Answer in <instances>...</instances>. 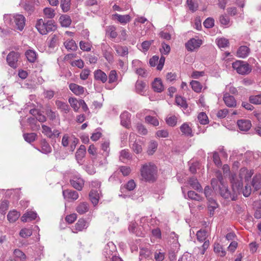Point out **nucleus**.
Wrapping results in <instances>:
<instances>
[{
    "instance_id": "27",
    "label": "nucleus",
    "mask_w": 261,
    "mask_h": 261,
    "mask_svg": "<svg viewBox=\"0 0 261 261\" xmlns=\"http://www.w3.org/2000/svg\"><path fill=\"white\" fill-rule=\"evenodd\" d=\"M55 103L57 107V108L60 110L61 112L66 114L69 112L70 108L66 103L60 100H56Z\"/></svg>"
},
{
    "instance_id": "30",
    "label": "nucleus",
    "mask_w": 261,
    "mask_h": 261,
    "mask_svg": "<svg viewBox=\"0 0 261 261\" xmlns=\"http://www.w3.org/2000/svg\"><path fill=\"white\" fill-rule=\"evenodd\" d=\"M214 251L221 257H223L226 255L225 250L219 243H215L214 244Z\"/></svg>"
},
{
    "instance_id": "56",
    "label": "nucleus",
    "mask_w": 261,
    "mask_h": 261,
    "mask_svg": "<svg viewBox=\"0 0 261 261\" xmlns=\"http://www.w3.org/2000/svg\"><path fill=\"white\" fill-rule=\"evenodd\" d=\"M15 15L5 14L4 16V20L5 22L9 25L13 24L14 22Z\"/></svg>"
},
{
    "instance_id": "48",
    "label": "nucleus",
    "mask_w": 261,
    "mask_h": 261,
    "mask_svg": "<svg viewBox=\"0 0 261 261\" xmlns=\"http://www.w3.org/2000/svg\"><path fill=\"white\" fill-rule=\"evenodd\" d=\"M43 13L47 18H53L55 16V10L51 8H45L43 10Z\"/></svg>"
},
{
    "instance_id": "52",
    "label": "nucleus",
    "mask_w": 261,
    "mask_h": 261,
    "mask_svg": "<svg viewBox=\"0 0 261 261\" xmlns=\"http://www.w3.org/2000/svg\"><path fill=\"white\" fill-rule=\"evenodd\" d=\"M249 101L254 105L261 104V94L252 95L249 97Z\"/></svg>"
},
{
    "instance_id": "6",
    "label": "nucleus",
    "mask_w": 261,
    "mask_h": 261,
    "mask_svg": "<svg viewBox=\"0 0 261 261\" xmlns=\"http://www.w3.org/2000/svg\"><path fill=\"white\" fill-rule=\"evenodd\" d=\"M100 150L102 151L101 154L103 156V161L99 162L100 165L104 166L108 164L107 157L109 155L110 149V142L107 141H104L101 142L100 145Z\"/></svg>"
},
{
    "instance_id": "38",
    "label": "nucleus",
    "mask_w": 261,
    "mask_h": 261,
    "mask_svg": "<svg viewBox=\"0 0 261 261\" xmlns=\"http://www.w3.org/2000/svg\"><path fill=\"white\" fill-rule=\"evenodd\" d=\"M186 4L188 9L192 12L197 10L198 4L197 0H187Z\"/></svg>"
},
{
    "instance_id": "44",
    "label": "nucleus",
    "mask_w": 261,
    "mask_h": 261,
    "mask_svg": "<svg viewBox=\"0 0 261 261\" xmlns=\"http://www.w3.org/2000/svg\"><path fill=\"white\" fill-rule=\"evenodd\" d=\"M59 37V34H54L51 36L48 44L49 47L54 48L57 45Z\"/></svg>"
},
{
    "instance_id": "33",
    "label": "nucleus",
    "mask_w": 261,
    "mask_h": 261,
    "mask_svg": "<svg viewBox=\"0 0 261 261\" xmlns=\"http://www.w3.org/2000/svg\"><path fill=\"white\" fill-rule=\"evenodd\" d=\"M219 21L221 25L225 27H228L231 24L229 16L226 14L221 15L219 16Z\"/></svg>"
},
{
    "instance_id": "61",
    "label": "nucleus",
    "mask_w": 261,
    "mask_h": 261,
    "mask_svg": "<svg viewBox=\"0 0 261 261\" xmlns=\"http://www.w3.org/2000/svg\"><path fill=\"white\" fill-rule=\"evenodd\" d=\"M160 51L162 55H168L170 53V47L168 44L163 42L162 43Z\"/></svg>"
},
{
    "instance_id": "34",
    "label": "nucleus",
    "mask_w": 261,
    "mask_h": 261,
    "mask_svg": "<svg viewBox=\"0 0 261 261\" xmlns=\"http://www.w3.org/2000/svg\"><path fill=\"white\" fill-rule=\"evenodd\" d=\"M68 102L75 112H77L80 108V99L78 100L75 98L70 97Z\"/></svg>"
},
{
    "instance_id": "3",
    "label": "nucleus",
    "mask_w": 261,
    "mask_h": 261,
    "mask_svg": "<svg viewBox=\"0 0 261 261\" xmlns=\"http://www.w3.org/2000/svg\"><path fill=\"white\" fill-rule=\"evenodd\" d=\"M36 28L41 34L46 35L47 33L54 31L56 29V25L52 20H48L45 22L42 19H40L36 24Z\"/></svg>"
},
{
    "instance_id": "25",
    "label": "nucleus",
    "mask_w": 261,
    "mask_h": 261,
    "mask_svg": "<svg viewBox=\"0 0 261 261\" xmlns=\"http://www.w3.org/2000/svg\"><path fill=\"white\" fill-rule=\"evenodd\" d=\"M89 204L86 202L80 203L76 207V212L81 215L87 213L89 211Z\"/></svg>"
},
{
    "instance_id": "1",
    "label": "nucleus",
    "mask_w": 261,
    "mask_h": 261,
    "mask_svg": "<svg viewBox=\"0 0 261 261\" xmlns=\"http://www.w3.org/2000/svg\"><path fill=\"white\" fill-rule=\"evenodd\" d=\"M232 192L231 193L224 184L219 186V193L222 197L225 199L231 198L232 200H236L238 194L241 190L242 183L237 178L236 174H231L230 177Z\"/></svg>"
},
{
    "instance_id": "46",
    "label": "nucleus",
    "mask_w": 261,
    "mask_h": 261,
    "mask_svg": "<svg viewBox=\"0 0 261 261\" xmlns=\"http://www.w3.org/2000/svg\"><path fill=\"white\" fill-rule=\"evenodd\" d=\"M80 47L83 51H89L91 49L92 44L90 42L81 41L80 42Z\"/></svg>"
},
{
    "instance_id": "58",
    "label": "nucleus",
    "mask_w": 261,
    "mask_h": 261,
    "mask_svg": "<svg viewBox=\"0 0 261 261\" xmlns=\"http://www.w3.org/2000/svg\"><path fill=\"white\" fill-rule=\"evenodd\" d=\"M167 124L170 126H175L177 122V118L174 116H168L166 119Z\"/></svg>"
},
{
    "instance_id": "21",
    "label": "nucleus",
    "mask_w": 261,
    "mask_h": 261,
    "mask_svg": "<svg viewBox=\"0 0 261 261\" xmlns=\"http://www.w3.org/2000/svg\"><path fill=\"white\" fill-rule=\"evenodd\" d=\"M94 79L97 81H100L105 83L108 80L107 74L100 69H97L94 72Z\"/></svg>"
},
{
    "instance_id": "62",
    "label": "nucleus",
    "mask_w": 261,
    "mask_h": 261,
    "mask_svg": "<svg viewBox=\"0 0 261 261\" xmlns=\"http://www.w3.org/2000/svg\"><path fill=\"white\" fill-rule=\"evenodd\" d=\"M145 121L146 122L150 123L153 126H158L159 124V122L157 118L151 116H147L145 117Z\"/></svg>"
},
{
    "instance_id": "18",
    "label": "nucleus",
    "mask_w": 261,
    "mask_h": 261,
    "mask_svg": "<svg viewBox=\"0 0 261 261\" xmlns=\"http://www.w3.org/2000/svg\"><path fill=\"white\" fill-rule=\"evenodd\" d=\"M63 195L65 198L75 200L79 198V194L77 192L71 190H66L63 191Z\"/></svg>"
},
{
    "instance_id": "47",
    "label": "nucleus",
    "mask_w": 261,
    "mask_h": 261,
    "mask_svg": "<svg viewBox=\"0 0 261 261\" xmlns=\"http://www.w3.org/2000/svg\"><path fill=\"white\" fill-rule=\"evenodd\" d=\"M180 107L183 108V112L184 114L188 115L191 112V108L188 107V105L187 103L186 100L185 98H182L180 100Z\"/></svg>"
},
{
    "instance_id": "9",
    "label": "nucleus",
    "mask_w": 261,
    "mask_h": 261,
    "mask_svg": "<svg viewBox=\"0 0 261 261\" xmlns=\"http://www.w3.org/2000/svg\"><path fill=\"white\" fill-rule=\"evenodd\" d=\"M202 43V41L199 39L192 38L186 44V47L189 51H194L198 48Z\"/></svg>"
},
{
    "instance_id": "16",
    "label": "nucleus",
    "mask_w": 261,
    "mask_h": 261,
    "mask_svg": "<svg viewBox=\"0 0 261 261\" xmlns=\"http://www.w3.org/2000/svg\"><path fill=\"white\" fill-rule=\"evenodd\" d=\"M86 154V147L84 145H81L77 150L75 153V158L77 163L82 165V159L85 157Z\"/></svg>"
},
{
    "instance_id": "10",
    "label": "nucleus",
    "mask_w": 261,
    "mask_h": 261,
    "mask_svg": "<svg viewBox=\"0 0 261 261\" xmlns=\"http://www.w3.org/2000/svg\"><path fill=\"white\" fill-rule=\"evenodd\" d=\"M42 133L49 138H58L60 134V132L57 129H54L53 131L51 129L45 125H42Z\"/></svg>"
},
{
    "instance_id": "40",
    "label": "nucleus",
    "mask_w": 261,
    "mask_h": 261,
    "mask_svg": "<svg viewBox=\"0 0 261 261\" xmlns=\"http://www.w3.org/2000/svg\"><path fill=\"white\" fill-rule=\"evenodd\" d=\"M180 130L184 135L188 137L193 136L192 131L189 124L187 123H184L180 126Z\"/></svg>"
},
{
    "instance_id": "35",
    "label": "nucleus",
    "mask_w": 261,
    "mask_h": 261,
    "mask_svg": "<svg viewBox=\"0 0 261 261\" xmlns=\"http://www.w3.org/2000/svg\"><path fill=\"white\" fill-rule=\"evenodd\" d=\"M136 185L134 180H129L127 184L121 187V192H124L125 190L130 191L136 188Z\"/></svg>"
},
{
    "instance_id": "42",
    "label": "nucleus",
    "mask_w": 261,
    "mask_h": 261,
    "mask_svg": "<svg viewBox=\"0 0 261 261\" xmlns=\"http://www.w3.org/2000/svg\"><path fill=\"white\" fill-rule=\"evenodd\" d=\"M158 146V142L155 141H151L148 144L147 153L149 155H152L156 151Z\"/></svg>"
},
{
    "instance_id": "15",
    "label": "nucleus",
    "mask_w": 261,
    "mask_h": 261,
    "mask_svg": "<svg viewBox=\"0 0 261 261\" xmlns=\"http://www.w3.org/2000/svg\"><path fill=\"white\" fill-rule=\"evenodd\" d=\"M237 125L241 131L247 132L251 127V123L249 120L240 119L238 120Z\"/></svg>"
},
{
    "instance_id": "4",
    "label": "nucleus",
    "mask_w": 261,
    "mask_h": 261,
    "mask_svg": "<svg viewBox=\"0 0 261 261\" xmlns=\"http://www.w3.org/2000/svg\"><path fill=\"white\" fill-rule=\"evenodd\" d=\"M232 68L241 74H247L250 72L251 69L249 65L243 61H237L232 64Z\"/></svg>"
},
{
    "instance_id": "64",
    "label": "nucleus",
    "mask_w": 261,
    "mask_h": 261,
    "mask_svg": "<svg viewBox=\"0 0 261 261\" xmlns=\"http://www.w3.org/2000/svg\"><path fill=\"white\" fill-rule=\"evenodd\" d=\"M36 137V134L35 133H29L23 134V138L25 141L29 143H31L35 141Z\"/></svg>"
},
{
    "instance_id": "43",
    "label": "nucleus",
    "mask_w": 261,
    "mask_h": 261,
    "mask_svg": "<svg viewBox=\"0 0 261 261\" xmlns=\"http://www.w3.org/2000/svg\"><path fill=\"white\" fill-rule=\"evenodd\" d=\"M41 149L39 150L42 153L47 154L51 152V148L49 144L45 141L43 140L41 141Z\"/></svg>"
},
{
    "instance_id": "22",
    "label": "nucleus",
    "mask_w": 261,
    "mask_h": 261,
    "mask_svg": "<svg viewBox=\"0 0 261 261\" xmlns=\"http://www.w3.org/2000/svg\"><path fill=\"white\" fill-rule=\"evenodd\" d=\"M130 115L127 112H124L120 115L121 124L125 127H128L130 125Z\"/></svg>"
},
{
    "instance_id": "59",
    "label": "nucleus",
    "mask_w": 261,
    "mask_h": 261,
    "mask_svg": "<svg viewBox=\"0 0 261 261\" xmlns=\"http://www.w3.org/2000/svg\"><path fill=\"white\" fill-rule=\"evenodd\" d=\"M118 76L116 71L115 70H111L109 74V83L111 84L116 82Z\"/></svg>"
},
{
    "instance_id": "54",
    "label": "nucleus",
    "mask_w": 261,
    "mask_h": 261,
    "mask_svg": "<svg viewBox=\"0 0 261 261\" xmlns=\"http://www.w3.org/2000/svg\"><path fill=\"white\" fill-rule=\"evenodd\" d=\"M23 8L25 11L31 14L34 10V2L33 1H28L25 3Z\"/></svg>"
},
{
    "instance_id": "39",
    "label": "nucleus",
    "mask_w": 261,
    "mask_h": 261,
    "mask_svg": "<svg viewBox=\"0 0 261 261\" xmlns=\"http://www.w3.org/2000/svg\"><path fill=\"white\" fill-rule=\"evenodd\" d=\"M13 255L20 261H25L27 259L25 254L19 249H16L13 251Z\"/></svg>"
},
{
    "instance_id": "23",
    "label": "nucleus",
    "mask_w": 261,
    "mask_h": 261,
    "mask_svg": "<svg viewBox=\"0 0 261 261\" xmlns=\"http://www.w3.org/2000/svg\"><path fill=\"white\" fill-rule=\"evenodd\" d=\"M250 49L247 46H240L237 52V56L241 58H245L248 57Z\"/></svg>"
},
{
    "instance_id": "17",
    "label": "nucleus",
    "mask_w": 261,
    "mask_h": 261,
    "mask_svg": "<svg viewBox=\"0 0 261 261\" xmlns=\"http://www.w3.org/2000/svg\"><path fill=\"white\" fill-rule=\"evenodd\" d=\"M99 190L96 189H92L89 193V196L90 200L94 205L97 204L99 199Z\"/></svg>"
},
{
    "instance_id": "14",
    "label": "nucleus",
    "mask_w": 261,
    "mask_h": 261,
    "mask_svg": "<svg viewBox=\"0 0 261 261\" xmlns=\"http://www.w3.org/2000/svg\"><path fill=\"white\" fill-rule=\"evenodd\" d=\"M223 100L225 104L230 108H234L237 106V101L233 96L230 95L229 93H225L223 95Z\"/></svg>"
},
{
    "instance_id": "36",
    "label": "nucleus",
    "mask_w": 261,
    "mask_h": 261,
    "mask_svg": "<svg viewBox=\"0 0 261 261\" xmlns=\"http://www.w3.org/2000/svg\"><path fill=\"white\" fill-rule=\"evenodd\" d=\"M25 56L28 60L30 63H34L36 62L37 57L36 52L33 50H28L25 53Z\"/></svg>"
},
{
    "instance_id": "11",
    "label": "nucleus",
    "mask_w": 261,
    "mask_h": 261,
    "mask_svg": "<svg viewBox=\"0 0 261 261\" xmlns=\"http://www.w3.org/2000/svg\"><path fill=\"white\" fill-rule=\"evenodd\" d=\"M89 226L88 223L84 219H80L74 225L72 232L77 233L86 229Z\"/></svg>"
},
{
    "instance_id": "37",
    "label": "nucleus",
    "mask_w": 261,
    "mask_h": 261,
    "mask_svg": "<svg viewBox=\"0 0 261 261\" xmlns=\"http://www.w3.org/2000/svg\"><path fill=\"white\" fill-rule=\"evenodd\" d=\"M20 213L16 211H10L7 215L8 220L10 222H15L20 217Z\"/></svg>"
},
{
    "instance_id": "7",
    "label": "nucleus",
    "mask_w": 261,
    "mask_h": 261,
    "mask_svg": "<svg viewBox=\"0 0 261 261\" xmlns=\"http://www.w3.org/2000/svg\"><path fill=\"white\" fill-rule=\"evenodd\" d=\"M70 183L72 187L78 191L83 189L85 181L80 175H75L70 179Z\"/></svg>"
},
{
    "instance_id": "29",
    "label": "nucleus",
    "mask_w": 261,
    "mask_h": 261,
    "mask_svg": "<svg viewBox=\"0 0 261 261\" xmlns=\"http://www.w3.org/2000/svg\"><path fill=\"white\" fill-rule=\"evenodd\" d=\"M114 17L119 22H120L121 23H122V24H126L127 22H129L130 20V17L129 15H122L116 13L114 15Z\"/></svg>"
},
{
    "instance_id": "50",
    "label": "nucleus",
    "mask_w": 261,
    "mask_h": 261,
    "mask_svg": "<svg viewBox=\"0 0 261 261\" xmlns=\"http://www.w3.org/2000/svg\"><path fill=\"white\" fill-rule=\"evenodd\" d=\"M151 255L150 251L147 248H142L140 251V260L149 258Z\"/></svg>"
},
{
    "instance_id": "53",
    "label": "nucleus",
    "mask_w": 261,
    "mask_h": 261,
    "mask_svg": "<svg viewBox=\"0 0 261 261\" xmlns=\"http://www.w3.org/2000/svg\"><path fill=\"white\" fill-rule=\"evenodd\" d=\"M191 85L192 89L196 92L199 93L201 92L202 89V85L200 83L196 81H192L191 82Z\"/></svg>"
},
{
    "instance_id": "24",
    "label": "nucleus",
    "mask_w": 261,
    "mask_h": 261,
    "mask_svg": "<svg viewBox=\"0 0 261 261\" xmlns=\"http://www.w3.org/2000/svg\"><path fill=\"white\" fill-rule=\"evenodd\" d=\"M152 87L153 90L157 92H161L164 90L161 80L159 78H155L152 83Z\"/></svg>"
},
{
    "instance_id": "60",
    "label": "nucleus",
    "mask_w": 261,
    "mask_h": 261,
    "mask_svg": "<svg viewBox=\"0 0 261 261\" xmlns=\"http://www.w3.org/2000/svg\"><path fill=\"white\" fill-rule=\"evenodd\" d=\"M32 234V231L31 229L24 228H22L20 232L19 235L24 238L30 237Z\"/></svg>"
},
{
    "instance_id": "31",
    "label": "nucleus",
    "mask_w": 261,
    "mask_h": 261,
    "mask_svg": "<svg viewBox=\"0 0 261 261\" xmlns=\"http://www.w3.org/2000/svg\"><path fill=\"white\" fill-rule=\"evenodd\" d=\"M252 185L255 191L261 188V175L260 174L255 175L252 180Z\"/></svg>"
},
{
    "instance_id": "19",
    "label": "nucleus",
    "mask_w": 261,
    "mask_h": 261,
    "mask_svg": "<svg viewBox=\"0 0 261 261\" xmlns=\"http://www.w3.org/2000/svg\"><path fill=\"white\" fill-rule=\"evenodd\" d=\"M188 184L191 187L198 192H202V188L197 179L194 177H191L188 181Z\"/></svg>"
},
{
    "instance_id": "26",
    "label": "nucleus",
    "mask_w": 261,
    "mask_h": 261,
    "mask_svg": "<svg viewBox=\"0 0 261 261\" xmlns=\"http://www.w3.org/2000/svg\"><path fill=\"white\" fill-rule=\"evenodd\" d=\"M37 218V213L33 211H29L23 215L21 217V221L26 222L28 221L35 220Z\"/></svg>"
},
{
    "instance_id": "49",
    "label": "nucleus",
    "mask_w": 261,
    "mask_h": 261,
    "mask_svg": "<svg viewBox=\"0 0 261 261\" xmlns=\"http://www.w3.org/2000/svg\"><path fill=\"white\" fill-rule=\"evenodd\" d=\"M198 120L200 124L205 125L208 123V119L207 115L204 112L200 113L197 117Z\"/></svg>"
},
{
    "instance_id": "55",
    "label": "nucleus",
    "mask_w": 261,
    "mask_h": 261,
    "mask_svg": "<svg viewBox=\"0 0 261 261\" xmlns=\"http://www.w3.org/2000/svg\"><path fill=\"white\" fill-rule=\"evenodd\" d=\"M217 43L220 48H225L228 46L229 41L227 39L221 38L217 40Z\"/></svg>"
},
{
    "instance_id": "51",
    "label": "nucleus",
    "mask_w": 261,
    "mask_h": 261,
    "mask_svg": "<svg viewBox=\"0 0 261 261\" xmlns=\"http://www.w3.org/2000/svg\"><path fill=\"white\" fill-rule=\"evenodd\" d=\"M115 50L117 54L121 56H124L128 54L127 48L126 46H117Z\"/></svg>"
},
{
    "instance_id": "8",
    "label": "nucleus",
    "mask_w": 261,
    "mask_h": 261,
    "mask_svg": "<svg viewBox=\"0 0 261 261\" xmlns=\"http://www.w3.org/2000/svg\"><path fill=\"white\" fill-rule=\"evenodd\" d=\"M19 58V54L18 53L11 51L7 57V62L10 66L13 68H16L18 66Z\"/></svg>"
},
{
    "instance_id": "32",
    "label": "nucleus",
    "mask_w": 261,
    "mask_h": 261,
    "mask_svg": "<svg viewBox=\"0 0 261 261\" xmlns=\"http://www.w3.org/2000/svg\"><path fill=\"white\" fill-rule=\"evenodd\" d=\"M136 92L143 95L145 93V88L146 87V84L144 82L140 81H137L136 83Z\"/></svg>"
},
{
    "instance_id": "41",
    "label": "nucleus",
    "mask_w": 261,
    "mask_h": 261,
    "mask_svg": "<svg viewBox=\"0 0 261 261\" xmlns=\"http://www.w3.org/2000/svg\"><path fill=\"white\" fill-rule=\"evenodd\" d=\"M106 35L111 38H116L117 36L116 28L113 25L107 27L106 28Z\"/></svg>"
},
{
    "instance_id": "20",
    "label": "nucleus",
    "mask_w": 261,
    "mask_h": 261,
    "mask_svg": "<svg viewBox=\"0 0 261 261\" xmlns=\"http://www.w3.org/2000/svg\"><path fill=\"white\" fill-rule=\"evenodd\" d=\"M69 88L70 90L76 95H82L84 92V88L83 87L74 83L70 84L69 86Z\"/></svg>"
},
{
    "instance_id": "13",
    "label": "nucleus",
    "mask_w": 261,
    "mask_h": 261,
    "mask_svg": "<svg viewBox=\"0 0 261 261\" xmlns=\"http://www.w3.org/2000/svg\"><path fill=\"white\" fill-rule=\"evenodd\" d=\"M253 174L252 170H248L246 168H242L240 171L239 175H237V178L242 182V179L244 176L246 181H248Z\"/></svg>"
},
{
    "instance_id": "63",
    "label": "nucleus",
    "mask_w": 261,
    "mask_h": 261,
    "mask_svg": "<svg viewBox=\"0 0 261 261\" xmlns=\"http://www.w3.org/2000/svg\"><path fill=\"white\" fill-rule=\"evenodd\" d=\"M197 239L199 242H203L206 239V231L204 230H200L197 232Z\"/></svg>"
},
{
    "instance_id": "57",
    "label": "nucleus",
    "mask_w": 261,
    "mask_h": 261,
    "mask_svg": "<svg viewBox=\"0 0 261 261\" xmlns=\"http://www.w3.org/2000/svg\"><path fill=\"white\" fill-rule=\"evenodd\" d=\"M188 196L189 198L197 201H201L202 200V197L193 191H190L188 192Z\"/></svg>"
},
{
    "instance_id": "12",
    "label": "nucleus",
    "mask_w": 261,
    "mask_h": 261,
    "mask_svg": "<svg viewBox=\"0 0 261 261\" xmlns=\"http://www.w3.org/2000/svg\"><path fill=\"white\" fill-rule=\"evenodd\" d=\"M14 22L16 29L19 31H22L25 24V18L21 14H16Z\"/></svg>"
},
{
    "instance_id": "2",
    "label": "nucleus",
    "mask_w": 261,
    "mask_h": 261,
    "mask_svg": "<svg viewBox=\"0 0 261 261\" xmlns=\"http://www.w3.org/2000/svg\"><path fill=\"white\" fill-rule=\"evenodd\" d=\"M141 180L145 182H153L157 179L158 168L152 163L142 164L140 169Z\"/></svg>"
},
{
    "instance_id": "5",
    "label": "nucleus",
    "mask_w": 261,
    "mask_h": 261,
    "mask_svg": "<svg viewBox=\"0 0 261 261\" xmlns=\"http://www.w3.org/2000/svg\"><path fill=\"white\" fill-rule=\"evenodd\" d=\"M137 135L134 133H130L129 137V141L132 150L135 153L139 154L142 151V143L141 141L137 140Z\"/></svg>"
},
{
    "instance_id": "45",
    "label": "nucleus",
    "mask_w": 261,
    "mask_h": 261,
    "mask_svg": "<svg viewBox=\"0 0 261 261\" xmlns=\"http://www.w3.org/2000/svg\"><path fill=\"white\" fill-rule=\"evenodd\" d=\"M64 46L68 50L74 51L77 49L75 42L73 40H67L64 42Z\"/></svg>"
},
{
    "instance_id": "28",
    "label": "nucleus",
    "mask_w": 261,
    "mask_h": 261,
    "mask_svg": "<svg viewBox=\"0 0 261 261\" xmlns=\"http://www.w3.org/2000/svg\"><path fill=\"white\" fill-rule=\"evenodd\" d=\"M59 20L61 26L63 27H68L71 23L70 17L67 15H61Z\"/></svg>"
}]
</instances>
